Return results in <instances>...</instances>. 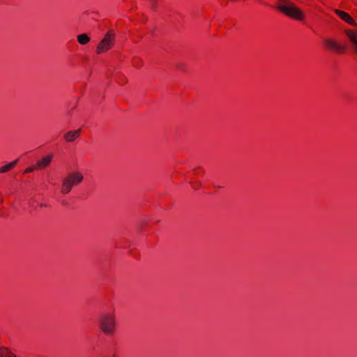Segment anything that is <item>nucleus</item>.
Returning <instances> with one entry per match:
<instances>
[{
  "instance_id": "11",
  "label": "nucleus",
  "mask_w": 357,
  "mask_h": 357,
  "mask_svg": "<svg viewBox=\"0 0 357 357\" xmlns=\"http://www.w3.org/2000/svg\"><path fill=\"white\" fill-rule=\"evenodd\" d=\"M18 160H15L8 164L0 167V173H6L10 171L16 165Z\"/></svg>"
},
{
  "instance_id": "8",
  "label": "nucleus",
  "mask_w": 357,
  "mask_h": 357,
  "mask_svg": "<svg viewBox=\"0 0 357 357\" xmlns=\"http://www.w3.org/2000/svg\"><path fill=\"white\" fill-rule=\"evenodd\" d=\"M346 34L352 43L353 49L356 54H357V31L347 30Z\"/></svg>"
},
{
  "instance_id": "2",
  "label": "nucleus",
  "mask_w": 357,
  "mask_h": 357,
  "mask_svg": "<svg viewBox=\"0 0 357 357\" xmlns=\"http://www.w3.org/2000/svg\"><path fill=\"white\" fill-rule=\"evenodd\" d=\"M277 8L285 15L294 20L302 21L305 18L303 12L289 0H278Z\"/></svg>"
},
{
  "instance_id": "4",
  "label": "nucleus",
  "mask_w": 357,
  "mask_h": 357,
  "mask_svg": "<svg viewBox=\"0 0 357 357\" xmlns=\"http://www.w3.org/2000/svg\"><path fill=\"white\" fill-rule=\"evenodd\" d=\"M115 40V33L113 31H108L103 38L100 41L96 47V53L101 54L107 52L113 47Z\"/></svg>"
},
{
  "instance_id": "9",
  "label": "nucleus",
  "mask_w": 357,
  "mask_h": 357,
  "mask_svg": "<svg viewBox=\"0 0 357 357\" xmlns=\"http://www.w3.org/2000/svg\"><path fill=\"white\" fill-rule=\"evenodd\" d=\"M80 129L71 130L64 135V139L68 142H74L80 135Z\"/></svg>"
},
{
  "instance_id": "13",
  "label": "nucleus",
  "mask_w": 357,
  "mask_h": 357,
  "mask_svg": "<svg viewBox=\"0 0 357 357\" xmlns=\"http://www.w3.org/2000/svg\"><path fill=\"white\" fill-rule=\"evenodd\" d=\"M34 169H38L37 168H36V165L34 167H29L28 168L26 169L24 172L29 173V172H32Z\"/></svg>"
},
{
  "instance_id": "10",
  "label": "nucleus",
  "mask_w": 357,
  "mask_h": 357,
  "mask_svg": "<svg viewBox=\"0 0 357 357\" xmlns=\"http://www.w3.org/2000/svg\"><path fill=\"white\" fill-rule=\"evenodd\" d=\"M0 357H19L9 347H0Z\"/></svg>"
},
{
  "instance_id": "7",
  "label": "nucleus",
  "mask_w": 357,
  "mask_h": 357,
  "mask_svg": "<svg viewBox=\"0 0 357 357\" xmlns=\"http://www.w3.org/2000/svg\"><path fill=\"white\" fill-rule=\"evenodd\" d=\"M334 12L344 21L349 23V24H351L353 26H356V24L354 19L346 12L335 9Z\"/></svg>"
},
{
  "instance_id": "5",
  "label": "nucleus",
  "mask_w": 357,
  "mask_h": 357,
  "mask_svg": "<svg viewBox=\"0 0 357 357\" xmlns=\"http://www.w3.org/2000/svg\"><path fill=\"white\" fill-rule=\"evenodd\" d=\"M324 44L326 47L330 50L335 51L337 53H342L345 51L346 47L344 45H341L340 43H337L336 40L330 39V38H325L324 40Z\"/></svg>"
},
{
  "instance_id": "12",
  "label": "nucleus",
  "mask_w": 357,
  "mask_h": 357,
  "mask_svg": "<svg viewBox=\"0 0 357 357\" xmlns=\"http://www.w3.org/2000/svg\"><path fill=\"white\" fill-rule=\"evenodd\" d=\"M77 41L81 45H86L90 41V38L87 34L82 33L77 36Z\"/></svg>"
},
{
  "instance_id": "6",
  "label": "nucleus",
  "mask_w": 357,
  "mask_h": 357,
  "mask_svg": "<svg viewBox=\"0 0 357 357\" xmlns=\"http://www.w3.org/2000/svg\"><path fill=\"white\" fill-rule=\"evenodd\" d=\"M52 160V155L49 154L42 158L40 160H38L36 164V168L38 169H43L48 167Z\"/></svg>"
},
{
  "instance_id": "1",
  "label": "nucleus",
  "mask_w": 357,
  "mask_h": 357,
  "mask_svg": "<svg viewBox=\"0 0 357 357\" xmlns=\"http://www.w3.org/2000/svg\"><path fill=\"white\" fill-rule=\"evenodd\" d=\"M98 326L101 332L107 337H113L117 331V321L115 312H106L98 318Z\"/></svg>"
},
{
  "instance_id": "3",
  "label": "nucleus",
  "mask_w": 357,
  "mask_h": 357,
  "mask_svg": "<svg viewBox=\"0 0 357 357\" xmlns=\"http://www.w3.org/2000/svg\"><path fill=\"white\" fill-rule=\"evenodd\" d=\"M84 180L82 174L79 172L69 173L63 180L61 192L63 195L68 194L74 186L81 183Z\"/></svg>"
}]
</instances>
